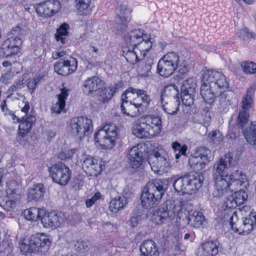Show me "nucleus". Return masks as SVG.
<instances>
[{"label": "nucleus", "instance_id": "1", "mask_svg": "<svg viewBox=\"0 0 256 256\" xmlns=\"http://www.w3.org/2000/svg\"><path fill=\"white\" fill-rule=\"evenodd\" d=\"M200 94L206 104L212 105L214 102L217 93L212 88L211 84L224 90L228 88L229 84L226 76L214 70H206L202 74Z\"/></svg>", "mask_w": 256, "mask_h": 256}, {"label": "nucleus", "instance_id": "2", "mask_svg": "<svg viewBox=\"0 0 256 256\" xmlns=\"http://www.w3.org/2000/svg\"><path fill=\"white\" fill-rule=\"evenodd\" d=\"M168 188L166 180L155 179L148 182L141 194V204L145 209H151L160 202Z\"/></svg>", "mask_w": 256, "mask_h": 256}, {"label": "nucleus", "instance_id": "3", "mask_svg": "<svg viewBox=\"0 0 256 256\" xmlns=\"http://www.w3.org/2000/svg\"><path fill=\"white\" fill-rule=\"evenodd\" d=\"M52 242L48 236L43 234H36L32 236L29 244L22 242L20 249L24 254H45L48 251Z\"/></svg>", "mask_w": 256, "mask_h": 256}, {"label": "nucleus", "instance_id": "4", "mask_svg": "<svg viewBox=\"0 0 256 256\" xmlns=\"http://www.w3.org/2000/svg\"><path fill=\"white\" fill-rule=\"evenodd\" d=\"M102 80L94 76L86 80L83 84V92L87 95H96L101 97L100 100L106 102L112 97L115 90L113 88L106 89L102 86Z\"/></svg>", "mask_w": 256, "mask_h": 256}, {"label": "nucleus", "instance_id": "5", "mask_svg": "<svg viewBox=\"0 0 256 256\" xmlns=\"http://www.w3.org/2000/svg\"><path fill=\"white\" fill-rule=\"evenodd\" d=\"M181 209L182 206L180 204H176L174 202L166 201L154 212L152 220L156 224H162L168 220L174 219L176 216L178 220V214Z\"/></svg>", "mask_w": 256, "mask_h": 256}, {"label": "nucleus", "instance_id": "6", "mask_svg": "<svg viewBox=\"0 0 256 256\" xmlns=\"http://www.w3.org/2000/svg\"><path fill=\"white\" fill-rule=\"evenodd\" d=\"M168 154L162 149L154 150L148 157V162L152 170L156 174L161 176L168 172L170 163Z\"/></svg>", "mask_w": 256, "mask_h": 256}, {"label": "nucleus", "instance_id": "7", "mask_svg": "<svg viewBox=\"0 0 256 256\" xmlns=\"http://www.w3.org/2000/svg\"><path fill=\"white\" fill-rule=\"evenodd\" d=\"M180 62L178 54L172 52L165 54L158 62L157 72L162 76H170L178 68Z\"/></svg>", "mask_w": 256, "mask_h": 256}, {"label": "nucleus", "instance_id": "8", "mask_svg": "<svg viewBox=\"0 0 256 256\" xmlns=\"http://www.w3.org/2000/svg\"><path fill=\"white\" fill-rule=\"evenodd\" d=\"M70 134L76 139L82 140L92 132L91 120L83 116L74 118L70 122Z\"/></svg>", "mask_w": 256, "mask_h": 256}, {"label": "nucleus", "instance_id": "9", "mask_svg": "<svg viewBox=\"0 0 256 256\" xmlns=\"http://www.w3.org/2000/svg\"><path fill=\"white\" fill-rule=\"evenodd\" d=\"M116 136V128L112 125H107L96 132L94 140L104 148L108 149L114 145Z\"/></svg>", "mask_w": 256, "mask_h": 256}, {"label": "nucleus", "instance_id": "10", "mask_svg": "<svg viewBox=\"0 0 256 256\" xmlns=\"http://www.w3.org/2000/svg\"><path fill=\"white\" fill-rule=\"evenodd\" d=\"M48 171L52 180L60 185L65 186L70 180L72 172L62 162L52 164L48 167Z\"/></svg>", "mask_w": 256, "mask_h": 256}, {"label": "nucleus", "instance_id": "11", "mask_svg": "<svg viewBox=\"0 0 256 256\" xmlns=\"http://www.w3.org/2000/svg\"><path fill=\"white\" fill-rule=\"evenodd\" d=\"M179 220H182L184 224H189L194 228H200L205 220V218L202 212L186 210L182 208L178 214Z\"/></svg>", "mask_w": 256, "mask_h": 256}, {"label": "nucleus", "instance_id": "12", "mask_svg": "<svg viewBox=\"0 0 256 256\" xmlns=\"http://www.w3.org/2000/svg\"><path fill=\"white\" fill-rule=\"evenodd\" d=\"M211 152L206 146L197 148L194 152L191 159L192 164L196 166V168L202 169L210 162Z\"/></svg>", "mask_w": 256, "mask_h": 256}, {"label": "nucleus", "instance_id": "13", "mask_svg": "<svg viewBox=\"0 0 256 256\" xmlns=\"http://www.w3.org/2000/svg\"><path fill=\"white\" fill-rule=\"evenodd\" d=\"M140 118L141 122H144L152 138L158 136L162 132V118L160 116L155 114H148Z\"/></svg>", "mask_w": 256, "mask_h": 256}, {"label": "nucleus", "instance_id": "14", "mask_svg": "<svg viewBox=\"0 0 256 256\" xmlns=\"http://www.w3.org/2000/svg\"><path fill=\"white\" fill-rule=\"evenodd\" d=\"M78 62L76 58L70 56V60L61 59L54 66V72L60 75L68 76L73 73L77 68Z\"/></svg>", "mask_w": 256, "mask_h": 256}, {"label": "nucleus", "instance_id": "15", "mask_svg": "<svg viewBox=\"0 0 256 256\" xmlns=\"http://www.w3.org/2000/svg\"><path fill=\"white\" fill-rule=\"evenodd\" d=\"M226 178L230 182L231 192H234L240 187L247 188L249 185L247 176L242 171L235 170Z\"/></svg>", "mask_w": 256, "mask_h": 256}, {"label": "nucleus", "instance_id": "16", "mask_svg": "<svg viewBox=\"0 0 256 256\" xmlns=\"http://www.w3.org/2000/svg\"><path fill=\"white\" fill-rule=\"evenodd\" d=\"M36 120V117L32 115L22 116L18 127V136L16 138L17 141L21 144H24V137L32 128Z\"/></svg>", "mask_w": 256, "mask_h": 256}, {"label": "nucleus", "instance_id": "17", "mask_svg": "<svg viewBox=\"0 0 256 256\" xmlns=\"http://www.w3.org/2000/svg\"><path fill=\"white\" fill-rule=\"evenodd\" d=\"M232 160V156L230 153L222 157L219 161L214 165V169L218 174H214V176L228 177V170L234 166Z\"/></svg>", "mask_w": 256, "mask_h": 256}, {"label": "nucleus", "instance_id": "18", "mask_svg": "<svg viewBox=\"0 0 256 256\" xmlns=\"http://www.w3.org/2000/svg\"><path fill=\"white\" fill-rule=\"evenodd\" d=\"M10 33L13 36L6 38L4 42L18 52L22 44V38L27 34L26 30L17 26L11 30Z\"/></svg>", "mask_w": 256, "mask_h": 256}, {"label": "nucleus", "instance_id": "19", "mask_svg": "<svg viewBox=\"0 0 256 256\" xmlns=\"http://www.w3.org/2000/svg\"><path fill=\"white\" fill-rule=\"evenodd\" d=\"M144 38H147V35L140 29H134L128 32L124 36V42L126 46L135 47L140 44Z\"/></svg>", "mask_w": 256, "mask_h": 256}, {"label": "nucleus", "instance_id": "20", "mask_svg": "<svg viewBox=\"0 0 256 256\" xmlns=\"http://www.w3.org/2000/svg\"><path fill=\"white\" fill-rule=\"evenodd\" d=\"M116 12L122 24L120 30L124 29L130 20L132 10L128 8L124 1H118L116 4Z\"/></svg>", "mask_w": 256, "mask_h": 256}, {"label": "nucleus", "instance_id": "21", "mask_svg": "<svg viewBox=\"0 0 256 256\" xmlns=\"http://www.w3.org/2000/svg\"><path fill=\"white\" fill-rule=\"evenodd\" d=\"M54 6H56V8H50L49 2L44 1L38 4L35 6L36 11L38 14L42 16L50 17L57 13L61 8L60 1H53Z\"/></svg>", "mask_w": 256, "mask_h": 256}, {"label": "nucleus", "instance_id": "22", "mask_svg": "<svg viewBox=\"0 0 256 256\" xmlns=\"http://www.w3.org/2000/svg\"><path fill=\"white\" fill-rule=\"evenodd\" d=\"M40 221L43 226L47 228L54 229L61 224V218L54 212H46L42 216Z\"/></svg>", "mask_w": 256, "mask_h": 256}, {"label": "nucleus", "instance_id": "23", "mask_svg": "<svg viewBox=\"0 0 256 256\" xmlns=\"http://www.w3.org/2000/svg\"><path fill=\"white\" fill-rule=\"evenodd\" d=\"M142 104H135L130 100V102H126L120 105L122 112L128 116L134 118L138 116L143 112L141 109Z\"/></svg>", "mask_w": 256, "mask_h": 256}, {"label": "nucleus", "instance_id": "24", "mask_svg": "<svg viewBox=\"0 0 256 256\" xmlns=\"http://www.w3.org/2000/svg\"><path fill=\"white\" fill-rule=\"evenodd\" d=\"M215 182L216 190L214 195L216 197H220L224 194H228L230 192V182L226 178L220 176H214Z\"/></svg>", "mask_w": 256, "mask_h": 256}, {"label": "nucleus", "instance_id": "25", "mask_svg": "<svg viewBox=\"0 0 256 256\" xmlns=\"http://www.w3.org/2000/svg\"><path fill=\"white\" fill-rule=\"evenodd\" d=\"M190 178L188 175L180 176L176 179L173 182L174 190L180 193L189 194L192 192V188H191Z\"/></svg>", "mask_w": 256, "mask_h": 256}, {"label": "nucleus", "instance_id": "26", "mask_svg": "<svg viewBox=\"0 0 256 256\" xmlns=\"http://www.w3.org/2000/svg\"><path fill=\"white\" fill-rule=\"evenodd\" d=\"M142 256H159V251L156 243L152 240H144L140 245Z\"/></svg>", "mask_w": 256, "mask_h": 256}, {"label": "nucleus", "instance_id": "27", "mask_svg": "<svg viewBox=\"0 0 256 256\" xmlns=\"http://www.w3.org/2000/svg\"><path fill=\"white\" fill-rule=\"evenodd\" d=\"M211 107L206 106L202 108L200 112L196 114L192 117V121L196 124H202L208 127L211 122Z\"/></svg>", "mask_w": 256, "mask_h": 256}, {"label": "nucleus", "instance_id": "28", "mask_svg": "<svg viewBox=\"0 0 256 256\" xmlns=\"http://www.w3.org/2000/svg\"><path fill=\"white\" fill-rule=\"evenodd\" d=\"M218 246L216 242L210 241L203 243L198 249V256H214L218 254Z\"/></svg>", "mask_w": 256, "mask_h": 256}, {"label": "nucleus", "instance_id": "29", "mask_svg": "<svg viewBox=\"0 0 256 256\" xmlns=\"http://www.w3.org/2000/svg\"><path fill=\"white\" fill-rule=\"evenodd\" d=\"M132 132L136 136L140 138H152L144 122H141V118L138 119L132 126Z\"/></svg>", "mask_w": 256, "mask_h": 256}, {"label": "nucleus", "instance_id": "30", "mask_svg": "<svg viewBox=\"0 0 256 256\" xmlns=\"http://www.w3.org/2000/svg\"><path fill=\"white\" fill-rule=\"evenodd\" d=\"M142 152L137 146H134L128 150V158L132 168H137L140 167L142 160Z\"/></svg>", "mask_w": 256, "mask_h": 256}, {"label": "nucleus", "instance_id": "31", "mask_svg": "<svg viewBox=\"0 0 256 256\" xmlns=\"http://www.w3.org/2000/svg\"><path fill=\"white\" fill-rule=\"evenodd\" d=\"M45 192V188L43 184H38L33 188H30L28 192V199L30 200L38 201L42 200Z\"/></svg>", "mask_w": 256, "mask_h": 256}, {"label": "nucleus", "instance_id": "32", "mask_svg": "<svg viewBox=\"0 0 256 256\" xmlns=\"http://www.w3.org/2000/svg\"><path fill=\"white\" fill-rule=\"evenodd\" d=\"M68 96V90L66 88H62L60 94L58 95V101L52 107V113L59 114L61 112L65 107L66 100Z\"/></svg>", "mask_w": 256, "mask_h": 256}, {"label": "nucleus", "instance_id": "33", "mask_svg": "<svg viewBox=\"0 0 256 256\" xmlns=\"http://www.w3.org/2000/svg\"><path fill=\"white\" fill-rule=\"evenodd\" d=\"M44 212V210L32 207L24 211L23 214L25 218L32 222H36L40 220Z\"/></svg>", "mask_w": 256, "mask_h": 256}, {"label": "nucleus", "instance_id": "34", "mask_svg": "<svg viewBox=\"0 0 256 256\" xmlns=\"http://www.w3.org/2000/svg\"><path fill=\"white\" fill-rule=\"evenodd\" d=\"M254 88H250L247 90L246 94L242 98L240 110L250 112L254 103Z\"/></svg>", "mask_w": 256, "mask_h": 256}, {"label": "nucleus", "instance_id": "35", "mask_svg": "<svg viewBox=\"0 0 256 256\" xmlns=\"http://www.w3.org/2000/svg\"><path fill=\"white\" fill-rule=\"evenodd\" d=\"M242 132L248 142L256 145V122H252L250 126L245 128Z\"/></svg>", "mask_w": 256, "mask_h": 256}, {"label": "nucleus", "instance_id": "36", "mask_svg": "<svg viewBox=\"0 0 256 256\" xmlns=\"http://www.w3.org/2000/svg\"><path fill=\"white\" fill-rule=\"evenodd\" d=\"M136 48L125 46L122 48L123 55L126 61L132 64H136L140 60L135 49Z\"/></svg>", "mask_w": 256, "mask_h": 256}, {"label": "nucleus", "instance_id": "37", "mask_svg": "<svg viewBox=\"0 0 256 256\" xmlns=\"http://www.w3.org/2000/svg\"><path fill=\"white\" fill-rule=\"evenodd\" d=\"M188 176L191 188H192V192L201 188L204 180V176L202 173L194 172L188 174Z\"/></svg>", "mask_w": 256, "mask_h": 256}, {"label": "nucleus", "instance_id": "38", "mask_svg": "<svg viewBox=\"0 0 256 256\" xmlns=\"http://www.w3.org/2000/svg\"><path fill=\"white\" fill-rule=\"evenodd\" d=\"M69 24L64 23L57 28L56 32L54 34L56 41H60L62 44H64L67 41L66 36L68 35Z\"/></svg>", "mask_w": 256, "mask_h": 256}, {"label": "nucleus", "instance_id": "39", "mask_svg": "<svg viewBox=\"0 0 256 256\" xmlns=\"http://www.w3.org/2000/svg\"><path fill=\"white\" fill-rule=\"evenodd\" d=\"M178 92V87L175 84H168L165 86L162 90L160 94L161 104H168V98L171 93H174Z\"/></svg>", "mask_w": 256, "mask_h": 256}, {"label": "nucleus", "instance_id": "40", "mask_svg": "<svg viewBox=\"0 0 256 256\" xmlns=\"http://www.w3.org/2000/svg\"><path fill=\"white\" fill-rule=\"evenodd\" d=\"M126 204L124 196H118L111 200L109 208L112 212H117L120 209L123 208Z\"/></svg>", "mask_w": 256, "mask_h": 256}, {"label": "nucleus", "instance_id": "41", "mask_svg": "<svg viewBox=\"0 0 256 256\" xmlns=\"http://www.w3.org/2000/svg\"><path fill=\"white\" fill-rule=\"evenodd\" d=\"M196 83L193 78H188L184 81L181 86L182 94H196Z\"/></svg>", "mask_w": 256, "mask_h": 256}, {"label": "nucleus", "instance_id": "42", "mask_svg": "<svg viewBox=\"0 0 256 256\" xmlns=\"http://www.w3.org/2000/svg\"><path fill=\"white\" fill-rule=\"evenodd\" d=\"M18 52L16 49L13 48L8 44L4 42L0 48V56L3 58H8Z\"/></svg>", "mask_w": 256, "mask_h": 256}, {"label": "nucleus", "instance_id": "43", "mask_svg": "<svg viewBox=\"0 0 256 256\" xmlns=\"http://www.w3.org/2000/svg\"><path fill=\"white\" fill-rule=\"evenodd\" d=\"M8 188L6 193L12 198H16V195H18V190L20 188L19 184L15 180L10 181L7 184Z\"/></svg>", "mask_w": 256, "mask_h": 256}, {"label": "nucleus", "instance_id": "44", "mask_svg": "<svg viewBox=\"0 0 256 256\" xmlns=\"http://www.w3.org/2000/svg\"><path fill=\"white\" fill-rule=\"evenodd\" d=\"M172 148L176 152L175 158L178 160L182 155H186L187 146L186 144L182 146L178 142H175L172 144Z\"/></svg>", "mask_w": 256, "mask_h": 256}, {"label": "nucleus", "instance_id": "45", "mask_svg": "<svg viewBox=\"0 0 256 256\" xmlns=\"http://www.w3.org/2000/svg\"><path fill=\"white\" fill-rule=\"evenodd\" d=\"M90 1H88L87 2L84 1H78V2L76 4L78 13L80 15H86L90 12Z\"/></svg>", "mask_w": 256, "mask_h": 256}, {"label": "nucleus", "instance_id": "46", "mask_svg": "<svg viewBox=\"0 0 256 256\" xmlns=\"http://www.w3.org/2000/svg\"><path fill=\"white\" fill-rule=\"evenodd\" d=\"M241 67L246 74H256V64L252 62H243L241 63Z\"/></svg>", "mask_w": 256, "mask_h": 256}, {"label": "nucleus", "instance_id": "47", "mask_svg": "<svg viewBox=\"0 0 256 256\" xmlns=\"http://www.w3.org/2000/svg\"><path fill=\"white\" fill-rule=\"evenodd\" d=\"M247 188L240 187L236 190H234V192H230V193L232 194L234 198L237 200L242 202V203L244 201L246 200L248 198L247 194L244 190V188Z\"/></svg>", "mask_w": 256, "mask_h": 256}, {"label": "nucleus", "instance_id": "48", "mask_svg": "<svg viewBox=\"0 0 256 256\" xmlns=\"http://www.w3.org/2000/svg\"><path fill=\"white\" fill-rule=\"evenodd\" d=\"M252 216L250 214L248 217H246L244 220L242 226V230L244 233L248 234L253 230L254 227V221Z\"/></svg>", "mask_w": 256, "mask_h": 256}, {"label": "nucleus", "instance_id": "49", "mask_svg": "<svg viewBox=\"0 0 256 256\" xmlns=\"http://www.w3.org/2000/svg\"><path fill=\"white\" fill-rule=\"evenodd\" d=\"M249 116V112L240 110L236 120L237 124L242 128L248 122Z\"/></svg>", "mask_w": 256, "mask_h": 256}, {"label": "nucleus", "instance_id": "50", "mask_svg": "<svg viewBox=\"0 0 256 256\" xmlns=\"http://www.w3.org/2000/svg\"><path fill=\"white\" fill-rule=\"evenodd\" d=\"M179 104L176 103V102L170 104H164L162 105L163 110L168 114L170 115L176 114L178 110Z\"/></svg>", "mask_w": 256, "mask_h": 256}, {"label": "nucleus", "instance_id": "51", "mask_svg": "<svg viewBox=\"0 0 256 256\" xmlns=\"http://www.w3.org/2000/svg\"><path fill=\"white\" fill-rule=\"evenodd\" d=\"M220 108L225 110L226 107L231 104L230 100L228 98L227 94L225 92H220L218 96Z\"/></svg>", "mask_w": 256, "mask_h": 256}, {"label": "nucleus", "instance_id": "52", "mask_svg": "<svg viewBox=\"0 0 256 256\" xmlns=\"http://www.w3.org/2000/svg\"><path fill=\"white\" fill-rule=\"evenodd\" d=\"M24 78H19L16 80L8 90V93L10 95H12L14 92L22 88L24 86Z\"/></svg>", "mask_w": 256, "mask_h": 256}, {"label": "nucleus", "instance_id": "53", "mask_svg": "<svg viewBox=\"0 0 256 256\" xmlns=\"http://www.w3.org/2000/svg\"><path fill=\"white\" fill-rule=\"evenodd\" d=\"M210 142L214 144H218L223 139L222 133L219 130H214L208 134Z\"/></svg>", "mask_w": 256, "mask_h": 256}, {"label": "nucleus", "instance_id": "54", "mask_svg": "<svg viewBox=\"0 0 256 256\" xmlns=\"http://www.w3.org/2000/svg\"><path fill=\"white\" fill-rule=\"evenodd\" d=\"M88 245L87 242L78 240L74 244V248L80 254H84L88 250Z\"/></svg>", "mask_w": 256, "mask_h": 256}, {"label": "nucleus", "instance_id": "55", "mask_svg": "<svg viewBox=\"0 0 256 256\" xmlns=\"http://www.w3.org/2000/svg\"><path fill=\"white\" fill-rule=\"evenodd\" d=\"M242 204V202L237 200L232 194L226 196V200L224 201V205L228 208H236L238 204Z\"/></svg>", "mask_w": 256, "mask_h": 256}, {"label": "nucleus", "instance_id": "56", "mask_svg": "<svg viewBox=\"0 0 256 256\" xmlns=\"http://www.w3.org/2000/svg\"><path fill=\"white\" fill-rule=\"evenodd\" d=\"M196 95V94H192L191 96L190 94L181 93V98L183 104L186 106H190L193 104Z\"/></svg>", "mask_w": 256, "mask_h": 256}, {"label": "nucleus", "instance_id": "57", "mask_svg": "<svg viewBox=\"0 0 256 256\" xmlns=\"http://www.w3.org/2000/svg\"><path fill=\"white\" fill-rule=\"evenodd\" d=\"M138 97H140L141 100L144 103V104H142V106L141 109L144 111V110H146L149 107L150 103L152 102V100L150 96L147 94V92L144 90L143 92H142V94L140 96H138Z\"/></svg>", "mask_w": 256, "mask_h": 256}, {"label": "nucleus", "instance_id": "58", "mask_svg": "<svg viewBox=\"0 0 256 256\" xmlns=\"http://www.w3.org/2000/svg\"><path fill=\"white\" fill-rule=\"evenodd\" d=\"M237 35L238 38L244 40H248L254 37V34L250 32L246 28L239 30L237 32Z\"/></svg>", "mask_w": 256, "mask_h": 256}, {"label": "nucleus", "instance_id": "59", "mask_svg": "<svg viewBox=\"0 0 256 256\" xmlns=\"http://www.w3.org/2000/svg\"><path fill=\"white\" fill-rule=\"evenodd\" d=\"M152 42L151 41V38H144V41L142 42L138 46H140V51H142L144 52H148L152 47Z\"/></svg>", "mask_w": 256, "mask_h": 256}, {"label": "nucleus", "instance_id": "60", "mask_svg": "<svg viewBox=\"0 0 256 256\" xmlns=\"http://www.w3.org/2000/svg\"><path fill=\"white\" fill-rule=\"evenodd\" d=\"M96 160V159L89 156L84 160L82 167L86 173H88V170H90Z\"/></svg>", "mask_w": 256, "mask_h": 256}, {"label": "nucleus", "instance_id": "61", "mask_svg": "<svg viewBox=\"0 0 256 256\" xmlns=\"http://www.w3.org/2000/svg\"><path fill=\"white\" fill-rule=\"evenodd\" d=\"M102 166L101 162L98 164V160H96L90 170H88V174L90 176H97L102 170Z\"/></svg>", "mask_w": 256, "mask_h": 256}, {"label": "nucleus", "instance_id": "62", "mask_svg": "<svg viewBox=\"0 0 256 256\" xmlns=\"http://www.w3.org/2000/svg\"><path fill=\"white\" fill-rule=\"evenodd\" d=\"M43 76H36L32 80L29 82L28 84V88L30 90V92L32 93L34 92L38 84L42 80Z\"/></svg>", "mask_w": 256, "mask_h": 256}, {"label": "nucleus", "instance_id": "63", "mask_svg": "<svg viewBox=\"0 0 256 256\" xmlns=\"http://www.w3.org/2000/svg\"><path fill=\"white\" fill-rule=\"evenodd\" d=\"M142 62L144 65V74H148V73L150 72L152 66L154 64V60L152 58H148L146 60Z\"/></svg>", "mask_w": 256, "mask_h": 256}, {"label": "nucleus", "instance_id": "64", "mask_svg": "<svg viewBox=\"0 0 256 256\" xmlns=\"http://www.w3.org/2000/svg\"><path fill=\"white\" fill-rule=\"evenodd\" d=\"M102 198L101 194L98 192L90 198L88 199L86 201V204L87 208H90L92 206L94 202Z\"/></svg>", "mask_w": 256, "mask_h": 256}]
</instances>
